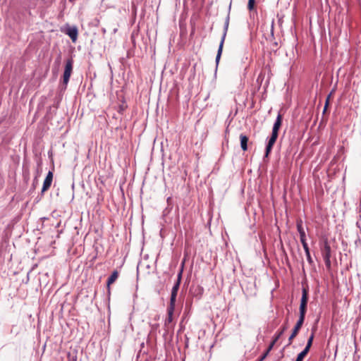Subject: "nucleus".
I'll list each match as a JSON object with an SVG mask.
<instances>
[{
  "mask_svg": "<svg viewBox=\"0 0 361 361\" xmlns=\"http://www.w3.org/2000/svg\"><path fill=\"white\" fill-rule=\"evenodd\" d=\"M240 147L241 149L243 151H246L247 149V142H248V137L245 135L240 134Z\"/></svg>",
  "mask_w": 361,
  "mask_h": 361,
  "instance_id": "nucleus-13",
  "label": "nucleus"
},
{
  "mask_svg": "<svg viewBox=\"0 0 361 361\" xmlns=\"http://www.w3.org/2000/svg\"><path fill=\"white\" fill-rule=\"evenodd\" d=\"M118 275H119L118 271L115 270L112 272L111 276L108 278L106 285H107V292H108L109 295H110V293H111L110 286L116 281V279L118 277Z\"/></svg>",
  "mask_w": 361,
  "mask_h": 361,
  "instance_id": "nucleus-10",
  "label": "nucleus"
},
{
  "mask_svg": "<svg viewBox=\"0 0 361 361\" xmlns=\"http://www.w3.org/2000/svg\"><path fill=\"white\" fill-rule=\"evenodd\" d=\"M286 330V327H283V329L277 334V336L274 338L273 341L271 343L275 344V343L278 341L280 336L283 334V331Z\"/></svg>",
  "mask_w": 361,
  "mask_h": 361,
  "instance_id": "nucleus-19",
  "label": "nucleus"
},
{
  "mask_svg": "<svg viewBox=\"0 0 361 361\" xmlns=\"http://www.w3.org/2000/svg\"><path fill=\"white\" fill-rule=\"evenodd\" d=\"M175 309V303H169L167 308V317L165 319L164 325L167 326L173 321V315Z\"/></svg>",
  "mask_w": 361,
  "mask_h": 361,
  "instance_id": "nucleus-7",
  "label": "nucleus"
},
{
  "mask_svg": "<svg viewBox=\"0 0 361 361\" xmlns=\"http://www.w3.org/2000/svg\"><path fill=\"white\" fill-rule=\"evenodd\" d=\"M274 347V343H270L267 350H266V352L262 355V356L260 358V360L259 361H262L263 360L265 359V357L268 355V354L269 353V352L271 350V349L273 348Z\"/></svg>",
  "mask_w": 361,
  "mask_h": 361,
  "instance_id": "nucleus-17",
  "label": "nucleus"
},
{
  "mask_svg": "<svg viewBox=\"0 0 361 361\" xmlns=\"http://www.w3.org/2000/svg\"><path fill=\"white\" fill-rule=\"evenodd\" d=\"M229 20H230L229 15H228L226 18V20H225L224 27V33L222 35V37H221V42H220L219 46V49H218V51H217V54H216V64L219 63V60L221 59V56L222 51H223L224 43V41H225V39H226V33H227V31H228V29Z\"/></svg>",
  "mask_w": 361,
  "mask_h": 361,
  "instance_id": "nucleus-2",
  "label": "nucleus"
},
{
  "mask_svg": "<svg viewBox=\"0 0 361 361\" xmlns=\"http://www.w3.org/2000/svg\"><path fill=\"white\" fill-rule=\"evenodd\" d=\"M70 1H73V0H69Z\"/></svg>",
  "mask_w": 361,
  "mask_h": 361,
  "instance_id": "nucleus-24",
  "label": "nucleus"
},
{
  "mask_svg": "<svg viewBox=\"0 0 361 361\" xmlns=\"http://www.w3.org/2000/svg\"><path fill=\"white\" fill-rule=\"evenodd\" d=\"M321 252L323 257V259L325 262V265L328 269L331 268V249L328 243L327 240H325L323 243V245L321 247Z\"/></svg>",
  "mask_w": 361,
  "mask_h": 361,
  "instance_id": "nucleus-1",
  "label": "nucleus"
},
{
  "mask_svg": "<svg viewBox=\"0 0 361 361\" xmlns=\"http://www.w3.org/2000/svg\"><path fill=\"white\" fill-rule=\"evenodd\" d=\"M300 242L302 245L303 248L308 247V245L306 242V236L300 237Z\"/></svg>",
  "mask_w": 361,
  "mask_h": 361,
  "instance_id": "nucleus-21",
  "label": "nucleus"
},
{
  "mask_svg": "<svg viewBox=\"0 0 361 361\" xmlns=\"http://www.w3.org/2000/svg\"><path fill=\"white\" fill-rule=\"evenodd\" d=\"M73 62L72 59H68V60H67L66 66H65V69H64V72H63V81H62L63 86V88L64 90H66L67 87V85L68 83L70 77H71L72 71H73Z\"/></svg>",
  "mask_w": 361,
  "mask_h": 361,
  "instance_id": "nucleus-3",
  "label": "nucleus"
},
{
  "mask_svg": "<svg viewBox=\"0 0 361 361\" xmlns=\"http://www.w3.org/2000/svg\"><path fill=\"white\" fill-rule=\"evenodd\" d=\"M304 320H305V317H301L300 316H299V319L293 329L292 334H290V336L288 338V345H290L292 343L293 339L298 334L300 328L302 327V326L304 323Z\"/></svg>",
  "mask_w": 361,
  "mask_h": 361,
  "instance_id": "nucleus-5",
  "label": "nucleus"
},
{
  "mask_svg": "<svg viewBox=\"0 0 361 361\" xmlns=\"http://www.w3.org/2000/svg\"><path fill=\"white\" fill-rule=\"evenodd\" d=\"M65 33L69 36L73 42H75L78 38V31L75 26L68 27Z\"/></svg>",
  "mask_w": 361,
  "mask_h": 361,
  "instance_id": "nucleus-8",
  "label": "nucleus"
},
{
  "mask_svg": "<svg viewBox=\"0 0 361 361\" xmlns=\"http://www.w3.org/2000/svg\"><path fill=\"white\" fill-rule=\"evenodd\" d=\"M255 0H249L247 4V8L252 11L255 6Z\"/></svg>",
  "mask_w": 361,
  "mask_h": 361,
  "instance_id": "nucleus-20",
  "label": "nucleus"
},
{
  "mask_svg": "<svg viewBox=\"0 0 361 361\" xmlns=\"http://www.w3.org/2000/svg\"><path fill=\"white\" fill-rule=\"evenodd\" d=\"M316 331V326L314 327L312 329V334L310 335V338H308L307 340V345L305 346V349H308V350H310L312 345V342H313V339H314V331Z\"/></svg>",
  "mask_w": 361,
  "mask_h": 361,
  "instance_id": "nucleus-15",
  "label": "nucleus"
},
{
  "mask_svg": "<svg viewBox=\"0 0 361 361\" xmlns=\"http://www.w3.org/2000/svg\"><path fill=\"white\" fill-rule=\"evenodd\" d=\"M309 350L308 349H305L304 348V350L302 351H301L297 356V358L296 360H298V361H302L304 357L307 355V354L308 353Z\"/></svg>",
  "mask_w": 361,
  "mask_h": 361,
  "instance_id": "nucleus-16",
  "label": "nucleus"
},
{
  "mask_svg": "<svg viewBox=\"0 0 361 361\" xmlns=\"http://www.w3.org/2000/svg\"><path fill=\"white\" fill-rule=\"evenodd\" d=\"M278 137V134L277 133H271V135L268 141V143L266 146V150H265V157H268L269 153L271 152V149L274 145V143L276 142V140Z\"/></svg>",
  "mask_w": 361,
  "mask_h": 361,
  "instance_id": "nucleus-6",
  "label": "nucleus"
},
{
  "mask_svg": "<svg viewBox=\"0 0 361 361\" xmlns=\"http://www.w3.org/2000/svg\"><path fill=\"white\" fill-rule=\"evenodd\" d=\"M304 250L305 252V255H306L307 259L308 262L310 264H312L313 262H312V257H311V255H310L309 247H305Z\"/></svg>",
  "mask_w": 361,
  "mask_h": 361,
  "instance_id": "nucleus-18",
  "label": "nucleus"
},
{
  "mask_svg": "<svg viewBox=\"0 0 361 361\" xmlns=\"http://www.w3.org/2000/svg\"><path fill=\"white\" fill-rule=\"evenodd\" d=\"M180 282L176 281L175 284L173 285L172 290H171V298H170V302L171 303H175L176 300V296L177 293L180 287Z\"/></svg>",
  "mask_w": 361,
  "mask_h": 361,
  "instance_id": "nucleus-11",
  "label": "nucleus"
},
{
  "mask_svg": "<svg viewBox=\"0 0 361 361\" xmlns=\"http://www.w3.org/2000/svg\"><path fill=\"white\" fill-rule=\"evenodd\" d=\"M307 302H308V290L305 288H303L302 290V298L300 300V316L301 317H305Z\"/></svg>",
  "mask_w": 361,
  "mask_h": 361,
  "instance_id": "nucleus-4",
  "label": "nucleus"
},
{
  "mask_svg": "<svg viewBox=\"0 0 361 361\" xmlns=\"http://www.w3.org/2000/svg\"><path fill=\"white\" fill-rule=\"evenodd\" d=\"M331 94H329L326 100V102H325V106H324V111H323V113H324L326 111V109L328 107V105L329 104V97H330Z\"/></svg>",
  "mask_w": 361,
  "mask_h": 361,
  "instance_id": "nucleus-23",
  "label": "nucleus"
},
{
  "mask_svg": "<svg viewBox=\"0 0 361 361\" xmlns=\"http://www.w3.org/2000/svg\"><path fill=\"white\" fill-rule=\"evenodd\" d=\"M282 123V116L281 114H279L276 119L274 122L273 128H272V133L279 134V130L281 126Z\"/></svg>",
  "mask_w": 361,
  "mask_h": 361,
  "instance_id": "nucleus-12",
  "label": "nucleus"
},
{
  "mask_svg": "<svg viewBox=\"0 0 361 361\" xmlns=\"http://www.w3.org/2000/svg\"><path fill=\"white\" fill-rule=\"evenodd\" d=\"M52 180L53 173L51 171H49L43 183V186L42 188V193L47 191L50 188Z\"/></svg>",
  "mask_w": 361,
  "mask_h": 361,
  "instance_id": "nucleus-9",
  "label": "nucleus"
},
{
  "mask_svg": "<svg viewBox=\"0 0 361 361\" xmlns=\"http://www.w3.org/2000/svg\"><path fill=\"white\" fill-rule=\"evenodd\" d=\"M182 267H183V265ZM182 274H183V267H181L180 270L179 271V272H178V274L177 275V280H176V281H179V282L181 281Z\"/></svg>",
  "mask_w": 361,
  "mask_h": 361,
  "instance_id": "nucleus-22",
  "label": "nucleus"
},
{
  "mask_svg": "<svg viewBox=\"0 0 361 361\" xmlns=\"http://www.w3.org/2000/svg\"><path fill=\"white\" fill-rule=\"evenodd\" d=\"M297 230L300 234V237H304L306 236L305 229L302 226V220L297 221Z\"/></svg>",
  "mask_w": 361,
  "mask_h": 361,
  "instance_id": "nucleus-14",
  "label": "nucleus"
}]
</instances>
